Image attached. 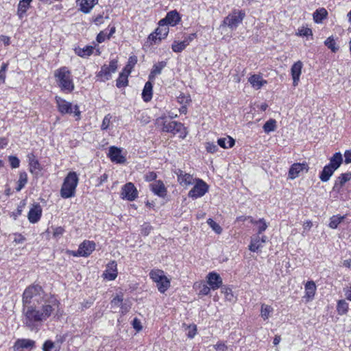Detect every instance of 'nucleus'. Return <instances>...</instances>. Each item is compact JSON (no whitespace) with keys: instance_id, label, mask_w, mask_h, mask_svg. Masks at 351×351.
<instances>
[{"instance_id":"obj_26","label":"nucleus","mask_w":351,"mask_h":351,"mask_svg":"<svg viewBox=\"0 0 351 351\" xmlns=\"http://www.w3.org/2000/svg\"><path fill=\"white\" fill-rule=\"evenodd\" d=\"M316 286L313 281H308L305 285V295L306 301L312 300L315 296Z\"/></svg>"},{"instance_id":"obj_47","label":"nucleus","mask_w":351,"mask_h":351,"mask_svg":"<svg viewBox=\"0 0 351 351\" xmlns=\"http://www.w3.org/2000/svg\"><path fill=\"white\" fill-rule=\"evenodd\" d=\"M137 62V58L136 56H131L130 57L128 60V64L124 68V71H127L128 70H130L132 69V67L136 64Z\"/></svg>"},{"instance_id":"obj_45","label":"nucleus","mask_w":351,"mask_h":351,"mask_svg":"<svg viewBox=\"0 0 351 351\" xmlns=\"http://www.w3.org/2000/svg\"><path fill=\"white\" fill-rule=\"evenodd\" d=\"M254 224L258 225V235L262 234L268 227L264 219H260L258 221H252Z\"/></svg>"},{"instance_id":"obj_60","label":"nucleus","mask_w":351,"mask_h":351,"mask_svg":"<svg viewBox=\"0 0 351 351\" xmlns=\"http://www.w3.org/2000/svg\"><path fill=\"white\" fill-rule=\"evenodd\" d=\"M132 326H133V328L135 330H136L137 331H140L142 329V325H141V321L137 318H134L133 319Z\"/></svg>"},{"instance_id":"obj_7","label":"nucleus","mask_w":351,"mask_h":351,"mask_svg":"<svg viewBox=\"0 0 351 351\" xmlns=\"http://www.w3.org/2000/svg\"><path fill=\"white\" fill-rule=\"evenodd\" d=\"M245 16V13L243 10H234L224 18L222 25L227 26L232 30L236 29Z\"/></svg>"},{"instance_id":"obj_8","label":"nucleus","mask_w":351,"mask_h":351,"mask_svg":"<svg viewBox=\"0 0 351 351\" xmlns=\"http://www.w3.org/2000/svg\"><path fill=\"white\" fill-rule=\"evenodd\" d=\"M162 132L171 133L173 135L179 134L180 138L184 139L188 134L186 128L184 124L178 121H164L162 124Z\"/></svg>"},{"instance_id":"obj_38","label":"nucleus","mask_w":351,"mask_h":351,"mask_svg":"<svg viewBox=\"0 0 351 351\" xmlns=\"http://www.w3.org/2000/svg\"><path fill=\"white\" fill-rule=\"evenodd\" d=\"M277 122L274 119H269L263 126L264 132L269 134L271 132H274L277 128Z\"/></svg>"},{"instance_id":"obj_20","label":"nucleus","mask_w":351,"mask_h":351,"mask_svg":"<svg viewBox=\"0 0 351 351\" xmlns=\"http://www.w3.org/2000/svg\"><path fill=\"white\" fill-rule=\"evenodd\" d=\"M178 177V181L181 185L189 186L193 184L194 179L193 176L183 171L181 169H178L176 171Z\"/></svg>"},{"instance_id":"obj_27","label":"nucleus","mask_w":351,"mask_h":351,"mask_svg":"<svg viewBox=\"0 0 351 351\" xmlns=\"http://www.w3.org/2000/svg\"><path fill=\"white\" fill-rule=\"evenodd\" d=\"M169 31V25L165 23H162V20H160L158 23V27L155 30L156 34L158 35L159 41L167 36Z\"/></svg>"},{"instance_id":"obj_15","label":"nucleus","mask_w":351,"mask_h":351,"mask_svg":"<svg viewBox=\"0 0 351 351\" xmlns=\"http://www.w3.org/2000/svg\"><path fill=\"white\" fill-rule=\"evenodd\" d=\"M151 191L157 196L165 198L167 194V190L162 180H156L149 185Z\"/></svg>"},{"instance_id":"obj_55","label":"nucleus","mask_w":351,"mask_h":351,"mask_svg":"<svg viewBox=\"0 0 351 351\" xmlns=\"http://www.w3.org/2000/svg\"><path fill=\"white\" fill-rule=\"evenodd\" d=\"M55 347L54 343L51 340H47L43 345V351H50Z\"/></svg>"},{"instance_id":"obj_28","label":"nucleus","mask_w":351,"mask_h":351,"mask_svg":"<svg viewBox=\"0 0 351 351\" xmlns=\"http://www.w3.org/2000/svg\"><path fill=\"white\" fill-rule=\"evenodd\" d=\"M27 158L30 172L32 173H37L38 171H40L41 167L36 157L34 154L32 153L28 154Z\"/></svg>"},{"instance_id":"obj_24","label":"nucleus","mask_w":351,"mask_h":351,"mask_svg":"<svg viewBox=\"0 0 351 351\" xmlns=\"http://www.w3.org/2000/svg\"><path fill=\"white\" fill-rule=\"evenodd\" d=\"M76 2L80 5V10L83 13L88 14L97 3L98 0H77Z\"/></svg>"},{"instance_id":"obj_50","label":"nucleus","mask_w":351,"mask_h":351,"mask_svg":"<svg viewBox=\"0 0 351 351\" xmlns=\"http://www.w3.org/2000/svg\"><path fill=\"white\" fill-rule=\"evenodd\" d=\"M171 49H172L173 51H174L176 53H180L183 50H184L181 43L180 41H177V40H175L173 43L172 45H171Z\"/></svg>"},{"instance_id":"obj_36","label":"nucleus","mask_w":351,"mask_h":351,"mask_svg":"<svg viewBox=\"0 0 351 351\" xmlns=\"http://www.w3.org/2000/svg\"><path fill=\"white\" fill-rule=\"evenodd\" d=\"M217 144L221 147L227 149L232 147L235 144V141L234 138H232L230 136H228V138H219L217 141Z\"/></svg>"},{"instance_id":"obj_53","label":"nucleus","mask_w":351,"mask_h":351,"mask_svg":"<svg viewBox=\"0 0 351 351\" xmlns=\"http://www.w3.org/2000/svg\"><path fill=\"white\" fill-rule=\"evenodd\" d=\"M110 118L111 117H110V114H107L104 117V118L102 121L101 125V129L102 130H106L108 128L110 123Z\"/></svg>"},{"instance_id":"obj_34","label":"nucleus","mask_w":351,"mask_h":351,"mask_svg":"<svg viewBox=\"0 0 351 351\" xmlns=\"http://www.w3.org/2000/svg\"><path fill=\"white\" fill-rule=\"evenodd\" d=\"M130 73V70H128L127 71H124V70L119 73V76L117 80L116 86L118 88L125 87L128 86V77Z\"/></svg>"},{"instance_id":"obj_51","label":"nucleus","mask_w":351,"mask_h":351,"mask_svg":"<svg viewBox=\"0 0 351 351\" xmlns=\"http://www.w3.org/2000/svg\"><path fill=\"white\" fill-rule=\"evenodd\" d=\"M188 332L187 337L190 339H193L197 333V326L195 324L190 325L187 327Z\"/></svg>"},{"instance_id":"obj_18","label":"nucleus","mask_w":351,"mask_h":351,"mask_svg":"<svg viewBox=\"0 0 351 351\" xmlns=\"http://www.w3.org/2000/svg\"><path fill=\"white\" fill-rule=\"evenodd\" d=\"M207 282L213 290L217 289L222 285V279L219 274L210 272L207 276Z\"/></svg>"},{"instance_id":"obj_62","label":"nucleus","mask_w":351,"mask_h":351,"mask_svg":"<svg viewBox=\"0 0 351 351\" xmlns=\"http://www.w3.org/2000/svg\"><path fill=\"white\" fill-rule=\"evenodd\" d=\"M148 39L154 44H158L160 42L159 41L158 35L156 34L155 32L149 34Z\"/></svg>"},{"instance_id":"obj_19","label":"nucleus","mask_w":351,"mask_h":351,"mask_svg":"<svg viewBox=\"0 0 351 351\" xmlns=\"http://www.w3.org/2000/svg\"><path fill=\"white\" fill-rule=\"evenodd\" d=\"M117 265L114 261L110 262L107 265L106 269L104 272L103 276H104V278L108 280H114L117 276Z\"/></svg>"},{"instance_id":"obj_16","label":"nucleus","mask_w":351,"mask_h":351,"mask_svg":"<svg viewBox=\"0 0 351 351\" xmlns=\"http://www.w3.org/2000/svg\"><path fill=\"white\" fill-rule=\"evenodd\" d=\"M350 180L351 172L341 173L336 178L334 186L332 187V191L337 193H339L344 184Z\"/></svg>"},{"instance_id":"obj_17","label":"nucleus","mask_w":351,"mask_h":351,"mask_svg":"<svg viewBox=\"0 0 351 351\" xmlns=\"http://www.w3.org/2000/svg\"><path fill=\"white\" fill-rule=\"evenodd\" d=\"M303 64L300 60L295 62L291 68V73L293 79V85L296 86L300 81Z\"/></svg>"},{"instance_id":"obj_46","label":"nucleus","mask_w":351,"mask_h":351,"mask_svg":"<svg viewBox=\"0 0 351 351\" xmlns=\"http://www.w3.org/2000/svg\"><path fill=\"white\" fill-rule=\"evenodd\" d=\"M208 224L209 226L218 234H221L222 232L221 227L214 220L212 219H208L207 221Z\"/></svg>"},{"instance_id":"obj_29","label":"nucleus","mask_w":351,"mask_h":351,"mask_svg":"<svg viewBox=\"0 0 351 351\" xmlns=\"http://www.w3.org/2000/svg\"><path fill=\"white\" fill-rule=\"evenodd\" d=\"M248 81L252 87L256 90L260 89L263 86L267 83V82L263 80L259 75H252L249 77Z\"/></svg>"},{"instance_id":"obj_43","label":"nucleus","mask_w":351,"mask_h":351,"mask_svg":"<svg viewBox=\"0 0 351 351\" xmlns=\"http://www.w3.org/2000/svg\"><path fill=\"white\" fill-rule=\"evenodd\" d=\"M273 311L274 309L271 306L263 304L261 309V317L264 320L267 319L269 317V314L273 312Z\"/></svg>"},{"instance_id":"obj_31","label":"nucleus","mask_w":351,"mask_h":351,"mask_svg":"<svg viewBox=\"0 0 351 351\" xmlns=\"http://www.w3.org/2000/svg\"><path fill=\"white\" fill-rule=\"evenodd\" d=\"M343 162L342 154L340 152H336L330 158V162L328 165L335 171L341 166Z\"/></svg>"},{"instance_id":"obj_11","label":"nucleus","mask_w":351,"mask_h":351,"mask_svg":"<svg viewBox=\"0 0 351 351\" xmlns=\"http://www.w3.org/2000/svg\"><path fill=\"white\" fill-rule=\"evenodd\" d=\"M138 197V191L134 184L128 182L122 186L121 197L128 201H134Z\"/></svg>"},{"instance_id":"obj_61","label":"nucleus","mask_w":351,"mask_h":351,"mask_svg":"<svg viewBox=\"0 0 351 351\" xmlns=\"http://www.w3.org/2000/svg\"><path fill=\"white\" fill-rule=\"evenodd\" d=\"M210 287H208L206 285H204L201 287L199 294L202 295H207L210 293Z\"/></svg>"},{"instance_id":"obj_37","label":"nucleus","mask_w":351,"mask_h":351,"mask_svg":"<svg viewBox=\"0 0 351 351\" xmlns=\"http://www.w3.org/2000/svg\"><path fill=\"white\" fill-rule=\"evenodd\" d=\"M263 247V244L261 242L260 237L259 235H255L252 237L251 242L249 245V250L251 252H256L258 251L261 247Z\"/></svg>"},{"instance_id":"obj_22","label":"nucleus","mask_w":351,"mask_h":351,"mask_svg":"<svg viewBox=\"0 0 351 351\" xmlns=\"http://www.w3.org/2000/svg\"><path fill=\"white\" fill-rule=\"evenodd\" d=\"M162 23H165L168 25L175 26L180 21L179 13L176 10L169 12L165 18L161 19Z\"/></svg>"},{"instance_id":"obj_6","label":"nucleus","mask_w":351,"mask_h":351,"mask_svg":"<svg viewBox=\"0 0 351 351\" xmlns=\"http://www.w3.org/2000/svg\"><path fill=\"white\" fill-rule=\"evenodd\" d=\"M55 100L60 113L65 114L73 112L75 116L77 117V120L80 119L81 112L77 105H75L73 108V105L71 102L66 101L59 96H56Z\"/></svg>"},{"instance_id":"obj_64","label":"nucleus","mask_w":351,"mask_h":351,"mask_svg":"<svg viewBox=\"0 0 351 351\" xmlns=\"http://www.w3.org/2000/svg\"><path fill=\"white\" fill-rule=\"evenodd\" d=\"M344 162L346 164L351 163V149L344 152Z\"/></svg>"},{"instance_id":"obj_48","label":"nucleus","mask_w":351,"mask_h":351,"mask_svg":"<svg viewBox=\"0 0 351 351\" xmlns=\"http://www.w3.org/2000/svg\"><path fill=\"white\" fill-rule=\"evenodd\" d=\"M8 64L3 63L1 69H0V81L2 83L5 82V77H6V71L8 69Z\"/></svg>"},{"instance_id":"obj_41","label":"nucleus","mask_w":351,"mask_h":351,"mask_svg":"<svg viewBox=\"0 0 351 351\" xmlns=\"http://www.w3.org/2000/svg\"><path fill=\"white\" fill-rule=\"evenodd\" d=\"M345 219V216L333 215L330 219L329 227L335 229L338 227L339 224L343 221Z\"/></svg>"},{"instance_id":"obj_9","label":"nucleus","mask_w":351,"mask_h":351,"mask_svg":"<svg viewBox=\"0 0 351 351\" xmlns=\"http://www.w3.org/2000/svg\"><path fill=\"white\" fill-rule=\"evenodd\" d=\"M117 60L113 59L110 61L109 65L104 64L97 74V77L102 82H106L111 78L112 73H115L117 69Z\"/></svg>"},{"instance_id":"obj_40","label":"nucleus","mask_w":351,"mask_h":351,"mask_svg":"<svg viewBox=\"0 0 351 351\" xmlns=\"http://www.w3.org/2000/svg\"><path fill=\"white\" fill-rule=\"evenodd\" d=\"M27 174L25 171L20 172L19 173V178L18 180V185L16 187V191H20L25 184L27 183Z\"/></svg>"},{"instance_id":"obj_25","label":"nucleus","mask_w":351,"mask_h":351,"mask_svg":"<svg viewBox=\"0 0 351 351\" xmlns=\"http://www.w3.org/2000/svg\"><path fill=\"white\" fill-rule=\"evenodd\" d=\"M166 65L167 62L165 61H161L154 64L149 75V80H154L156 76L162 73V69L166 66Z\"/></svg>"},{"instance_id":"obj_52","label":"nucleus","mask_w":351,"mask_h":351,"mask_svg":"<svg viewBox=\"0 0 351 351\" xmlns=\"http://www.w3.org/2000/svg\"><path fill=\"white\" fill-rule=\"evenodd\" d=\"M206 149L208 152L214 154L218 151V147L213 143H207L206 145Z\"/></svg>"},{"instance_id":"obj_1","label":"nucleus","mask_w":351,"mask_h":351,"mask_svg":"<svg viewBox=\"0 0 351 351\" xmlns=\"http://www.w3.org/2000/svg\"><path fill=\"white\" fill-rule=\"evenodd\" d=\"M59 305L60 302L53 295H50L41 305L23 306V324L31 330H38L42 323L51 315Z\"/></svg>"},{"instance_id":"obj_3","label":"nucleus","mask_w":351,"mask_h":351,"mask_svg":"<svg viewBox=\"0 0 351 351\" xmlns=\"http://www.w3.org/2000/svg\"><path fill=\"white\" fill-rule=\"evenodd\" d=\"M54 77L62 92L70 93L74 90L75 85L73 82L71 73L66 66L57 69L54 73Z\"/></svg>"},{"instance_id":"obj_63","label":"nucleus","mask_w":351,"mask_h":351,"mask_svg":"<svg viewBox=\"0 0 351 351\" xmlns=\"http://www.w3.org/2000/svg\"><path fill=\"white\" fill-rule=\"evenodd\" d=\"M152 230V226L149 224L145 223L143 226L141 233L145 236L148 235Z\"/></svg>"},{"instance_id":"obj_58","label":"nucleus","mask_w":351,"mask_h":351,"mask_svg":"<svg viewBox=\"0 0 351 351\" xmlns=\"http://www.w3.org/2000/svg\"><path fill=\"white\" fill-rule=\"evenodd\" d=\"M157 178V175L154 171H149L146 174H145V180L147 182H151L155 180Z\"/></svg>"},{"instance_id":"obj_10","label":"nucleus","mask_w":351,"mask_h":351,"mask_svg":"<svg viewBox=\"0 0 351 351\" xmlns=\"http://www.w3.org/2000/svg\"><path fill=\"white\" fill-rule=\"evenodd\" d=\"M208 191V185L201 179H196L194 186L189 191L188 196L197 199L204 196Z\"/></svg>"},{"instance_id":"obj_54","label":"nucleus","mask_w":351,"mask_h":351,"mask_svg":"<svg viewBox=\"0 0 351 351\" xmlns=\"http://www.w3.org/2000/svg\"><path fill=\"white\" fill-rule=\"evenodd\" d=\"M121 312L122 314H126L131 308V304L130 302H121Z\"/></svg>"},{"instance_id":"obj_13","label":"nucleus","mask_w":351,"mask_h":351,"mask_svg":"<svg viewBox=\"0 0 351 351\" xmlns=\"http://www.w3.org/2000/svg\"><path fill=\"white\" fill-rule=\"evenodd\" d=\"M305 171H308V166L307 163H294L293 164L289 170V178L293 180L300 176V173Z\"/></svg>"},{"instance_id":"obj_4","label":"nucleus","mask_w":351,"mask_h":351,"mask_svg":"<svg viewBox=\"0 0 351 351\" xmlns=\"http://www.w3.org/2000/svg\"><path fill=\"white\" fill-rule=\"evenodd\" d=\"M78 180L75 172L71 171L67 174L60 189V195L62 198L67 199L75 195Z\"/></svg>"},{"instance_id":"obj_14","label":"nucleus","mask_w":351,"mask_h":351,"mask_svg":"<svg viewBox=\"0 0 351 351\" xmlns=\"http://www.w3.org/2000/svg\"><path fill=\"white\" fill-rule=\"evenodd\" d=\"M108 156L112 162L117 164H123L126 161L125 157L121 154V149L114 146L110 147Z\"/></svg>"},{"instance_id":"obj_32","label":"nucleus","mask_w":351,"mask_h":351,"mask_svg":"<svg viewBox=\"0 0 351 351\" xmlns=\"http://www.w3.org/2000/svg\"><path fill=\"white\" fill-rule=\"evenodd\" d=\"M151 81L149 80L145 83L142 92V98L145 102L149 101L152 98L153 85Z\"/></svg>"},{"instance_id":"obj_2","label":"nucleus","mask_w":351,"mask_h":351,"mask_svg":"<svg viewBox=\"0 0 351 351\" xmlns=\"http://www.w3.org/2000/svg\"><path fill=\"white\" fill-rule=\"evenodd\" d=\"M50 296L45 294L43 288L38 285H30L27 287L23 294V306L28 305L40 304L46 302Z\"/></svg>"},{"instance_id":"obj_42","label":"nucleus","mask_w":351,"mask_h":351,"mask_svg":"<svg viewBox=\"0 0 351 351\" xmlns=\"http://www.w3.org/2000/svg\"><path fill=\"white\" fill-rule=\"evenodd\" d=\"M337 311L339 315H344L348 311V304L344 300H339L337 305Z\"/></svg>"},{"instance_id":"obj_57","label":"nucleus","mask_w":351,"mask_h":351,"mask_svg":"<svg viewBox=\"0 0 351 351\" xmlns=\"http://www.w3.org/2000/svg\"><path fill=\"white\" fill-rule=\"evenodd\" d=\"M215 349L217 351H227L228 346L225 344V343L219 341L217 344L214 346Z\"/></svg>"},{"instance_id":"obj_35","label":"nucleus","mask_w":351,"mask_h":351,"mask_svg":"<svg viewBox=\"0 0 351 351\" xmlns=\"http://www.w3.org/2000/svg\"><path fill=\"white\" fill-rule=\"evenodd\" d=\"M94 50V47L93 46L87 45L84 48L77 47L75 49V53L82 57L86 58L90 56L93 54Z\"/></svg>"},{"instance_id":"obj_23","label":"nucleus","mask_w":351,"mask_h":351,"mask_svg":"<svg viewBox=\"0 0 351 351\" xmlns=\"http://www.w3.org/2000/svg\"><path fill=\"white\" fill-rule=\"evenodd\" d=\"M35 341L28 339H18L14 346V351H22L23 349L33 348Z\"/></svg>"},{"instance_id":"obj_44","label":"nucleus","mask_w":351,"mask_h":351,"mask_svg":"<svg viewBox=\"0 0 351 351\" xmlns=\"http://www.w3.org/2000/svg\"><path fill=\"white\" fill-rule=\"evenodd\" d=\"M324 45L334 53L339 50V47L336 45V43L332 36L328 37L324 41Z\"/></svg>"},{"instance_id":"obj_49","label":"nucleus","mask_w":351,"mask_h":351,"mask_svg":"<svg viewBox=\"0 0 351 351\" xmlns=\"http://www.w3.org/2000/svg\"><path fill=\"white\" fill-rule=\"evenodd\" d=\"M10 166L12 168H18L20 165L19 159L15 156H10L8 158Z\"/></svg>"},{"instance_id":"obj_56","label":"nucleus","mask_w":351,"mask_h":351,"mask_svg":"<svg viewBox=\"0 0 351 351\" xmlns=\"http://www.w3.org/2000/svg\"><path fill=\"white\" fill-rule=\"evenodd\" d=\"M123 295H117L116 297H114L112 300L111 304L112 306H120L121 302H123Z\"/></svg>"},{"instance_id":"obj_21","label":"nucleus","mask_w":351,"mask_h":351,"mask_svg":"<svg viewBox=\"0 0 351 351\" xmlns=\"http://www.w3.org/2000/svg\"><path fill=\"white\" fill-rule=\"evenodd\" d=\"M95 243L85 240L80 245L79 249L82 252V257H88L95 249Z\"/></svg>"},{"instance_id":"obj_59","label":"nucleus","mask_w":351,"mask_h":351,"mask_svg":"<svg viewBox=\"0 0 351 351\" xmlns=\"http://www.w3.org/2000/svg\"><path fill=\"white\" fill-rule=\"evenodd\" d=\"M299 34L303 36H308L312 35V30L308 27H302L299 30Z\"/></svg>"},{"instance_id":"obj_33","label":"nucleus","mask_w":351,"mask_h":351,"mask_svg":"<svg viewBox=\"0 0 351 351\" xmlns=\"http://www.w3.org/2000/svg\"><path fill=\"white\" fill-rule=\"evenodd\" d=\"M335 170L331 168L328 165H326L319 174V179L321 181L326 182L330 180V178L333 175Z\"/></svg>"},{"instance_id":"obj_5","label":"nucleus","mask_w":351,"mask_h":351,"mask_svg":"<svg viewBox=\"0 0 351 351\" xmlns=\"http://www.w3.org/2000/svg\"><path fill=\"white\" fill-rule=\"evenodd\" d=\"M150 278L156 283L158 291L164 293L170 287V280L161 269H152L149 272Z\"/></svg>"},{"instance_id":"obj_39","label":"nucleus","mask_w":351,"mask_h":351,"mask_svg":"<svg viewBox=\"0 0 351 351\" xmlns=\"http://www.w3.org/2000/svg\"><path fill=\"white\" fill-rule=\"evenodd\" d=\"M327 14L328 12L325 8L318 9L313 13V19L317 23H321L327 16Z\"/></svg>"},{"instance_id":"obj_12","label":"nucleus","mask_w":351,"mask_h":351,"mask_svg":"<svg viewBox=\"0 0 351 351\" xmlns=\"http://www.w3.org/2000/svg\"><path fill=\"white\" fill-rule=\"evenodd\" d=\"M42 213V207L38 203L32 204L27 215L29 221L32 223H37L41 218Z\"/></svg>"},{"instance_id":"obj_30","label":"nucleus","mask_w":351,"mask_h":351,"mask_svg":"<svg viewBox=\"0 0 351 351\" xmlns=\"http://www.w3.org/2000/svg\"><path fill=\"white\" fill-rule=\"evenodd\" d=\"M32 1L33 0H20L17 8V14L20 19L24 16L27 10L30 8Z\"/></svg>"}]
</instances>
